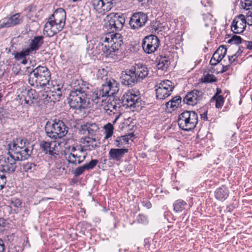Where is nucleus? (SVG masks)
Masks as SVG:
<instances>
[{
  "mask_svg": "<svg viewBox=\"0 0 252 252\" xmlns=\"http://www.w3.org/2000/svg\"><path fill=\"white\" fill-rule=\"evenodd\" d=\"M52 143L46 141H42L40 144V148L45 154H48L52 160L59 158L60 156L54 148L51 147Z\"/></svg>",
  "mask_w": 252,
  "mask_h": 252,
  "instance_id": "nucleus-23",
  "label": "nucleus"
},
{
  "mask_svg": "<svg viewBox=\"0 0 252 252\" xmlns=\"http://www.w3.org/2000/svg\"><path fill=\"white\" fill-rule=\"evenodd\" d=\"M88 85L81 79L75 80L71 83L73 90L70 93L68 103L70 107L75 109L76 113L85 112L89 107Z\"/></svg>",
  "mask_w": 252,
  "mask_h": 252,
  "instance_id": "nucleus-1",
  "label": "nucleus"
},
{
  "mask_svg": "<svg viewBox=\"0 0 252 252\" xmlns=\"http://www.w3.org/2000/svg\"><path fill=\"white\" fill-rule=\"evenodd\" d=\"M5 222L3 219H0V232L2 231V228L5 226Z\"/></svg>",
  "mask_w": 252,
  "mask_h": 252,
  "instance_id": "nucleus-59",
  "label": "nucleus"
},
{
  "mask_svg": "<svg viewBox=\"0 0 252 252\" xmlns=\"http://www.w3.org/2000/svg\"><path fill=\"white\" fill-rule=\"evenodd\" d=\"M22 22V18L20 13H16L12 16L4 19L0 24V28H8L20 24Z\"/></svg>",
  "mask_w": 252,
  "mask_h": 252,
  "instance_id": "nucleus-21",
  "label": "nucleus"
},
{
  "mask_svg": "<svg viewBox=\"0 0 252 252\" xmlns=\"http://www.w3.org/2000/svg\"><path fill=\"white\" fill-rule=\"evenodd\" d=\"M156 87V93L157 98L160 99H164L171 95L174 88V86L171 81L165 80L158 83Z\"/></svg>",
  "mask_w": 252,
  "mask_h": 252,
  "instance_id": "nucleus-9",
  "label": "nucleus"
},
{
  "mask_svg": "<svg viewBox=\"0 0 252 252\" xmlns=\"http://www.w3.org/2000/svg\"><path fill=\"white\" fill-rule=\"evenodd\" d=\"M212 99H215L216 107L217 108H221L224 103V98L221 95H214Z\"/></svg>",
  "mask_w": 252,
  "mask_h": 252,
  "instance_id": "nucleus-43",
  "label": "nucleus"
},
{
  "mask_svg": "<svg viewBox=\"0 0 252 252\" xmlns=\"http://www.w3.org/2000/svg\"><path fill=\"white\" fill-rule=\"evenodd\" d=\"M91 4L94 10L100 14H104L110 10V4L104 0H91Z\"/></svg>",
  "mask_w": 252,
  "mask_h": 252,
  "instance_id": "nucleus-22",
  "label": "nucleus"
},
{
  "mask_svg": "<svg viewBox=\"0 0 252 252\" xmlns=\"http://www.w3.org/2000/svg\"><path fill=\"white\" fill-rule=\"evenodd\" d=\"M113 0H104V1L105 2V3L108 2V3L110 4V10L113 7Z\"/></svg>",
  "mask_w": 252,
  "mask_h": 252,
  "instance_id": "nucleus-63",
  "label": "nucleus"
},
{
  "mask_svg": "<svg viewBox=\"0 0 252 252\" xmlns=\"http://www.w3.org/2000/svg\"><path fill=\"white\" fill-rule=\"evenodd\" d=\"M107 96H113L119 90V84L114 79H106L100 88Z\"/></svg>",
  "mask_w": 252,
  "mask_h": 252,
  "instance_id": "nucleus-14",
  "label": "nucleus"
},
{
  "mask_svg": "<svg viewBox=\"0 0 252 252\" xmlns=\"http://www.w3.org/2000/svg\"><path fill=\"white\" fill-rule=\"evenodd\" d=\"M65 158L69 163L72 164H81V160H80V157L77 156V154L70 151H65L64 153Z\"/></svg>",
  "mask_w": 252,
  "mask_h": 252,
  "instance_id": "nucleus-31",
  "label": "nucleus"
},
{
  "mask_svg": "<svg viewBox=\"0 0 252 252\" xmlns=\"http://www.w3.org/2000/svg\"><path fill=\"white\" fill-rule=\"evenodd\" d=\"M6 183V177L5 174L0 171V190L5 186Z\"/></svg>",
  "mask_w": 252,
  "mask_h": 252,
  "instance_id": "nucleus-45",
  "label": "nucleus"
},
{
  "mask_svg": "<svg viewBox=\"0 0 252 252\" xmlns=\"http://www.w3.org/2000/svg\"><path fill=\"white\" fill-rule=\"evenodd\" d=\"M141 203L143 206L147 208V209H150L152 207V204L148 200L143 201Z\"/></svg>",
  "mask_w": 252,
  "mask_h": 252,
  "instance_id": "nucleus-55",
  "label": "nucleus"
},
{
  "mask_svg": "<svg viewBox=\"0 0 252 252\" xmlns=\"http://www.w3.org/2000/svg\"><path fill=\"white\" fill-rule=\"evenodd\" d=\"M227 52V49L224 45L220 46L215 52L213 56L217 58V60L221 61L224 57Z\"/></svg>",
  "mask_w": 252,
  "mask_h": 252,
  "instance_id": "nucleus-35",
  "label": "nucleus"
},
{
  "mask_svg": "<svg viewBox=\"0 0 252 252\" xmlns=\"http://www.w3.org/2000/svg\"><path fill=\"white\" fill-rule=\"evenodd\" d=\"M108 21L106 24L107 28L111 32L121 31L125 23V16L123 14L111 13L108 16Z\"/></svg>",
  "mask_w": 252,
  "mask_h": 252,
  "instance_id": "nucleus-7",
  "label": "nucleus"
},
{
  "mask_svg": "<svg viewBox=\"0 0 252 252\" xmlns=\"http://www.w3.org/2000/svg\"><path fill=\"white\" fill-rule=\"evenodd\" d=\"M5 250V248L4 242L0 238V252H4Z\"/></svg>",
  "mask_w": 252,
  "mask_h": 252,
  "instance_id": "nucleus-57",
  "label": "nucleus"
},
{
  "mask_svg": "<svg viewBox=\"0 0 252 252\" xmlns=\"http://www.w3.org/2000/svg\"><path fill=\"white\" fill-rule=\"evenodd\" d=\"M17 160L10 154L7 156H2L0 159V171L4 173H12L17 167Z\"/></svg>",
  "mask_w": 252,
  "mask_h": 252,
  "instance_id": "nucleus-10",
  "label": "nucleus"
},
{
  "mask_svg": "<svg viewBox=\"0 0 252 252\" xmlns=\"http://www.w3.org/2000/svg\"><path fill=\"white\" fill-rule=\"evenodd\" d=\"M187 203L182 199L176 200L173 204L174 210L176 212H180L184 210Z\"/></svg>",
  "mask_w": 252,
  "mask_h": 252,
  "instance_id": "nucleus-38",
  "label": "nucleus"
},
{
  "mask_svg": "<svg viewBox=\"0 0 252 252\" xmlns=\"http://www.w3.org/2000/svg\"><path fill=\"white\" fill-rule=\"evenodd\" d=\"M220 61L217 60V58H216L213 55L211 59V60L210 61V63L212 65H216L217 64L219 63H220Z\"/></svg>",
  "mask_w": 252,
  "mask_h": 252,
  "instance_id": "nucleus-54",
  "label": "nucleus"
},
{
  "mask_svg": "<svg viewBox=\"0 0 252 252\" xmlns=\"http://www.w3.org/2000/svg\"><path fill=\"white\" fill-rule=\"evenodd\" d=\"M30 54H32L29 52V50L27 48H25L23 49L20 52H16L15 54L14 58L16 60L20 61Z\"/></svg>",
  "mask_w": 252,
  "mask_h": 252,
  "instance_id": "nucleus-39",
  "label": "nucleus"
},
{
  "mask_svg": "<svg viewBox=\"0 0 252 252\" xmlns=\"http://www.w3.org/2000/svg\"><path fill=\"white\" fill-rule=\"evenodd\" d=\"M7 116V113L5 109L2 107H0V122L2 120Z\"/></svg>",
  "mask_w": 252,
  "mask_h": 252,
  "instance_id": "nucleus-52",
  "label": "nucleus"
},
{
  "mask_svg": "<svg viewBox=\"0 0 252 252\" xmlns=\"http://www.w3.org/2000/svg\"><path fill=\"white\" fill-rule=\"evenodd\" d=\"M239 55H237V53H236L232 56H228L229 63L231 64L234 62L237 59Z\"/></svg>",
  "mask_w": 252,
  "mask_h": 252,
  "instance_id": "nucleus-53",
  "label": "nucleus"
},
{
  "mask_svg": "<svg viewBox=\"0 0 252 252\" xmlns=\"http://www.w3.org/2000/svg\"><path fill=\"white\" fill-rule=\"evenodd\" d=\"M198 121V115L195 112L187 110L179 115L178 125L182 130L189 131L196 127Z\"/></svg>",
  "mask_w": 252,
  "mask_h": 252,
  "instance_id": "nucleus-5",
  "label": "nucleus"
},
{
  "mask_svg": "<svg viewBox=\"0 0 252 252\" xmlns=\"http://www.w3.org/2000/svg\"><path fill=\"white\" fill-rule=\"evenodd\" d=\"M25 72L29 75L28 82L31 86L35 87L49 86L51 73L46 66L39 65L34 69L27 67Z\"/></svg>",
  "mask_w": 252,
  "mask_h": 252,
  "instance_id": "nucleus-3",
  "label": "nucleus"
},
{
  "mask_svg": "<svg viewBox=\"0 0 252 252\" xmlns=\"http://www.w3.org/2000/svg\"><path fill=\"white\" fill-rule=\"evenodd\" d=\"M242 42V38L240 36L233 35L228 41V42L231 44H239Z\"/></svg>",
  "mask_w": 252,
  "mask_h": 252,
  "instance_id": "nucleus-44",
  "label": "nucleus"
},
{
  "mask_svg": "<svg viewBox=\"0 0 252 252\" xmlns=\"http://www.w3.org/2000/svg\"><path fill=\"white\" fill-rule=\"evenodd\" d=\"M246 24L245 16L240 14L236 16L233 20L231 25V31L236 34L241 33L245 30Z\"/></svg>",
  "mask_w": 252,
  "mask_h": 252,
  "instance_id": "nucleus-16",
  "label": "nucleus"
},
{
  "mask_svg": "<svg viewBox=\"0 0 252 252\" xmlns=\"http://www.w3.org/2000/svg\"><path fill=\"white\" fill-rule=\"evenodd\" d=\"M38 95L36 91L32 89L25 90L22 92L20 98L21 104L24 106H30L33 103V100L36 99Z\"/></svg>",
  "mask_w": 252,
  "mask_h": 252,
  "instance_id": "nucleus-17",
  "label": "nucleus"
},
{
  "mask_svg": "<svg viewBox=\"0 0 252 252\" xmlns=\"http://www.w3.org/2000/svg\"><path fill=\"white\" fill-rule=\"evenodd\" d=\"M43 36H35L31 40L29 47L27 48L29 52L32 54H35L36 52L39 50L42 45L43 44Z\"/></svg>",
  "mask_w": 252,
  "mask_h": 252,
  "instance_id": "nucleus-26",
  "label": "nucleus"
},
{
  "mask_svg": "<svg viewBox=\"0 0 252 252\" xmlns=\"http://www.w3.org/2000/svg\"><path fill=\"white\" fill-rule=\"evenodd\" d=\"M246 23L248 25H252V11H249L246 14Z\"/></svg>",
  "mask_w": 252,
  "mask_h": 252,
  "instance_id": "nucleus-51",
  "label": "nucleus"
},
{
  "mask_svg": "<svg viewBox=\"0 0 252 252\" xmlns=\"http://www.w3.org/2000/svg\"><path fill=\"white\" fill-rule=\"evenodd\" d=\"M8 154L12 155L17 161L27 159L31 155V151L29 149H8Z\"/></svg>",
  "mask_w": 252,
  "mask_h": 252,
  "instance_id": "nucleus-18",
  "label": "nucleus"
},
{
  "mask_svg": "<svg viewBox=\"0 0 252 252\" xmlns=\"http://www.w3.org/2000/svg\"><path fill=\"white\" fill-rule=\"evenodd\" d=\"M51 86L52 88L48 87L50 89V92H61L63 88V85L62 84H58L57 81H51Z\"/></svg>",
  "mask_w": 252,
  "mask_h": 252,
  "instance_id": "nucleus-42",
  "label": "nucleus"
},
{
  "mask_svg": "<svg viewBox=\"0 0 252 252\" xmlns=\"http://www.w3.org/2000/svg\"><path fill=\"white\" fill-rule=\"evenodd\" d=\"M241 5L243 8L249 10L250 7L252 6V0H244L241 1Z\"/></svg>",
  "mask_w": 252,
  "mask_h": 252,
  "instance_id": "nucleus-46",
  "label": "nucleus"
},
{
  "mask_svg": "<svg viewBox=\"0 0 252 252\" xmlns=\"http://www.w3.org/2000/svg\"><path fill=\"white\" fill-rule=\"evenodd\" d=\"M203 19L206 22L205 26H208L210 23V21H212L213 16L210 13H207L206 14L203 15Z\"/></svg>",
  "mask_w": 252,
  "mask_h": 252,
  "instance_id": "nucleus-50",
  "label": "nucleus"
},
{
  "mask_svg": "<svg viewBox=\"0 0 252 252\" xmlns=\"http://www.w3.org/2000/svg\"><path fill=\"white\" fill-rule=\"evenodd\" d=\"M62 95L61 93H57V92H45L42 94V99L44 101V103H55L57 101H59Z\"/></svg>",
  "mask_w": 252,
  "mask_h": 252,
  "instance_id": "nucleus-28",
  "label": "nucleus"
},
{
  "mask_svg": "<svg viewBox=\"0 0 252 252\" xmlns=\"http://www.w3.org/2000/svg\"><path fill=\"white\" fill-rule=\"evenodd\" d=\"M159 40L154 35L146 36L142 41V48L146 54H150L154 53L159 46Z\"/></svg>",
  "mask_w": 252,
  "mask_h": 252,
  "instance_id": "nucleus-11",
  "label": "nucleus"
},
{
  "mask_svg": "<svg viewBox=\"0 0 252 252\" xmlns=\"http://www.w3.org/2000/svg\"><path fill=\"white\" fill-rule=\"evenodd\" d=\"M68 150L77 153V156L81 157L80 160H81L82 163L86 158L87 153H86V151L84 150L83 147L81 145L78 149L74 147H69Z\"/></svg>",
  "mask_w": 252,
  "mask_h": 252,
  "instance_id": "nucleus-34",
  "label": "nucleus"
},
{
  "mask_svg": "<svg viewBox=\"0 0 252 252\" xmlns=\"http://www.w3.org/2000/svg\"><path fill=\"white\" fill-rule=\"evenodd\" d=\"M45 130L47 135L54 140L62 138L67 132V127L64 123L59 120H55L51 125L47 124Z\"/></svg>",
  "mask_w": 252,
  "mask_h": 252,
  "instance_id": "nucleus-6",
  "label": "nucleus"
},
{
  "mask_svg": "<svg viewBox=\"0 0 252 252\" xmlns=\"http://www.w3.org/2000/svg\"><path fill=\"white\" fill-rule=\"evenodd\" d=\"M230 65V64H229V63H228L227 65L223 64L222 66V69L221 70V71L220 72L221 73H223V72H226L227 70H228Z\"/></svg>",
  "mask_w": 252,
  "mask_h": 252,
  "instance_id": "nucleus-58",
  "label": "nucleus"
},
{
  "mask_svg": "<svg viewBox=\"0 0 252 252\" xmlns=\"http://www.w3.org/2000/svg\"><path fill=\"white\" fill-rule=\"evenodd\" d=\"M122 38L121 34L118 32H110L101 37L102 50L106 58L116 59L123 43Z\"/></svg>",
  "mask_w": 252,
  "mask_h": 252,
  "instance_id": "nucleus-4",
  "label": "nucleus"
},
{
  "mask_svg": "<svg viewBox=\"0 0 252 252\" xmlns=\"http://www.w3.org/2000/svg\"><path fill=\"white\" fill-rule=\"evenodd\" d=\"M21 205V202L19 199H15L14 200H11L10 201L9 206L10 208H15L18 209Z\"/></svg>",
  "mask_w": 252,
  "mask_h": 252,
  "instance_id": "nucleus-48",
  "label": "nucleus"
},
{
  "mask_svg": "<svg viewBox=\"0 0 252 252\" xmlns=\"http://www.w3.org/2000/svg\"><path fill=\"white\" fill-rule=\"evenodd\" d=\"M128 152L126 148H111L108 153L109 160L120 162Z\"/></svg>",
  "mask_w": 252,
  "mask_h": 252,
  "instance_id": "nucleus-19",
  "label": "nucleus"
},
{
  "mask_svg": "<svg viewBox=\"0 0 252 252\" xmlns=\"http://www.w3.org/2000/svg\"><path fill=\"white\" fill-rule=\"evenodd\" d=\"M181 102V97L180 96H176L166 103V106L167 108H171L173 110H175L177 108Z\"/></svg>",
  "mask_w": 252,
  "mask_h": 252,
  "instance_id": "nucleus-36",
  "label": "nucleus"
},
{
  "mask_svg": "<svg viewBox=\"0 0 252 252\" xmlns=\"http://www.w3.org/2000/svg\"><path fill=\"white\" fill-rule=\"evenodd\" d=\"M245 45L247 46V49H252V41H245Z\"/></svg>",
  "mask_w": 252,
  "mask_h": 252,
  "instance_id": "nucleus-60",
  "label": "nucleus"
},
{
  "mask_svg": "<svg viewBox=\"0 0 252 252\" xmlns=\"http://www.w3.org/2000/svg\"><path fill=\"white\" fill-rule=\"evenodd\" d=\"M37 165L34 163L27 162L24 164L23 169L25 172L32 173L36 170Z\"/></svg>",
  "mask_w": 252,
  "mask_h": 252,
  "instance_id": "nucleus-41",
  "label": "nucleus"
},
{
  "mask_svg": "<svg viewBox=\"0 0 252 252\" xmlns=\"http://www.w3.org/2000/svg\"><path fill=\"white\" fill-rule=\"evenodd\" d=\"M120 108V105L118 106L116 104V101L114 100L111 101L110 103H108V104L104 107V109L106 112L110 115L111 114V113L115 114Z\"/></svg>",
  "mask_w": 252,
  "mask_h": 252,
  "instance_id": "nucleus-37",
  "label": "nucleus"
},
{
  "mask_svg": "<svg viewBox=\"0 0 252 252\" xmlns=\"http://www.w3.org/2000/svg\"><path fill=\"white\" fill-rule=\"evenodd\" d=\"M139 219H141V220L143 221V222H144V221H145L146 220V219L145 217L143 215H139Z\"/></svg>",
  "mask_w": 252,
  "mask_h": 252,
  "instance_id": "nucleus-64",
  "label": "nucleus"
},
{
  "mask_svg": "<svg viewBox=\"0 0 252 252\" xmlns=\"http://www.w3.org/2000/svg\"><path fill=\"white\" fill-rule=\"evenodd\" d=\"M119 138L122 141V143H123V142L127 143L128 141V138L127 136H123Z\"/></svg>",
  "mask_w": 252,
  "mask_h": 252,
  "instance_id": "nucleus-62",
  "label": "nucleus"
},
{
  "mask_svg": "<svg viewBox=\"0 0 252 252\" xmlns=\"http://www.w3.org/2000/svg\"><path fill=\"white\" fill-rule=\"evenodd\" d=\"M106 96L100 89L99 91L92 94L91 100L94 103L100 105H102V103L104 101V98Z\"/></svg>",
  "mask_w": 252,
  "mask_h": 252,
  "instance_id": "nucleus-32",
  "label": "nucleus"
},
{
  "mask_svg": "<svg viewBox=\"0 0 252 252\" xmlns=\"http://www.w3.org/2000/svg\"><path fill=\"white\" fill-rule=\"evenodd\" d=\"M148 19L147 15L142 12L133 13L129 21V25L131 29L138 30L146 25Z\"/></svg>",
  "mask_w": 252,
  "mask_h": 252,
  "instance_id": "nucleus-12",
  "label": "nucleus"
},
{
  "mask_svg": "<svg viewBox=\"0 0 252 252\" xmlns=\"http://www.w3.org/2000/svg\"><path fill=\"white\" fill-rule=\"evenodd\" d=\"M98 162L97 159H92L89 163L76 168L73 172L74 176L78 177L83 174L85 170H90L94 169Z\"/></svg>",
  "mask_w": 252,
  "mask_h": 252,
  "instance_id": "nucleus-25",
  "label": "nucleus"
},
{
  "mask_svg": "<svg viewBox=\"0 0 252 252\" xmlns=\"http://www.w3.org/2000/svg\"><path fill=\"white\" fill-rule=\"evenodd\" d=\"M121 79L122 84L130 87L140 82L132 67L130 69H126L122 72Z\"/></svg>",
  "mask_w": 252,
  "mask_h": 252,
  "instance_id": "nucleus-15",
  "label": "nucleus"
},
{
  "mask_svg": "<svg viewBox=\"0 0 252 252\" xmlns=\"http://www.w3.org/2000/svg\"><path fill=\"white\" fill-rule=\"evenodd\" d=\"M170 64V60L166 56H160L158 60L157 68L162 70H166Z\"/></svg>",
  "mask_w": 252,
  "mask_h": 252,
  "instance_id": "nucleus-33",
  "label": "nucleus"
},
{
  "mask_svg": "<svg viewBox=\"0 0 252 252\" xmlns=\"http://www.w3.org/2000/svg\"><path fill=\"white\" fill-rule=\"evenodd\" d=\"M229 196V190L225 186H221L216 189L215 191V198L219 200L223 201Z\"/></svg>",
  "mask_w": 252,
  "mask_h": 252,
  "instance_id": "nucleus-30",
  "label": "nucleus"
},
{
  "mask_svg": "<svg viewBox=\"0 0 252 252\" xmlns=\"http://www.w3.org/2000/svg\"><path fill=\"white\" fill-rule=\"evenodd\" d=\"M66 12L62 8L57 9L48 19L45 23L43 34L48 37H52L61 31L65 25Z\"/></svg>",
  "mask_w": 252,
  "mask_h": 252,
  "instance_id": "nucleus-2",
  "label": "nucleus"
},
{
  "mask_svg": "<svg viewBox=\"0 0 252 252\" xmlns=\"http://www.w3.org/2000/svg\"><path fill=\"white\" fill-rule=\"evenodd\" d=\"M105 129V139H108L111 137L113 133L114 127L113 125L110 123H108L104 126Z\"/></svg>",
  "mask_w": 252,
  "mask_h": 252,
  "instance_id": "nucleus-40",
  "label": "nucleus"
},
{
  "mask_svg": "<svg viewBox=\"0 0 252 252\" xmlns=\"http://www.w3.org/2000/svg\"><path fill=\"white\" fill-rule=\"evenodd\" d=\"M201 118L203 121H207V119H208V118H207V112H205L203 113V114H201Z\"/></svg>",
  "mask_w": 252,
  "mask_h": 252,
  "instance_id": "nucleus-61",
  "label": "nucleus"
},
{
  "mask_svg": "<svg viewBox=\"0 0 252 252\" xmlns=\"http://www.w3.org/2000/svg\"><path fill=\"white\" fill-rule=\"evenodd\" d=\"M132 68L140 82L147 77L149 74L148 68L144 64L135 63Z\"/></svg>",
  "mask_w": 252,
  "mask_h": 252,
  "instance_id": "nucleus-20",
  "label": "nucleus"
},
{
  "mask_svg": "<svg viewBox=\"0 0 252 252\" xmlns=\"http://www.w3.org/2000/svg\"><path fill=\"white\" fill-rule=\"evenodd\" d=\"M55 167L58 170L60 173H63L65 170V167L63 164L60 161H57L55 163Z\"/></svg>",
  "mask_w": 252,
  "mask_h": 252,
  "instance_id": "nucleus-47",
  "label": "nucleus"
},
{
  "mask_svg": "<svg viewBox=\"0 0 252 252\" xmlns=\"http://www.w3.org/2000/svg\"><path fill=\"white\" fill-rule=\"evenodd\" d=\"M99 128L98 125L95 123H87L81 125L80 132L83 134L94 135L98 131Z\"/></svg>",
  "mask_w": 252,
  "mask_h": 252,
  "instance_id": "nucleus-24",
  "label": "nucleus"
},
{
  "mask_svg": "<svg viewBox=\"0 0 252 252\" xmlns=\"http://www.w3.org/2000/svg\"><path fill=\"white\" fill-rule=\"evenodd\" d=\"M205 98L202 90L194 89L187 93L183 99V102L189 105L194 106Z\"/></svg>",
  "mask_w": 252,
  "mask_h": 252,
  "instance_id": "nucleus-13",
  "label": "nucleus"
},
{
  "mask_svg": "<svg viewBox=\"0 0 252 252\" xmlns=\"http://www.w3.org/2000/svg\"><path fill=\"white\" fill-rule=\"evenodd\" d=\"M83 140L82 145L84 150L87 151H92L95 149L96 147L98 146V142L96 141L95 138H91L90 137H86L84 139L82 138Z\"/></svg>",
  "mask_w": 252,
  "mask_h": 252,
  "instance_id": "nucleus-27",
  "label": "nucleus"
},
{
  "mask_svg": "<svg viewBox=\"0 0 252 252\" xmlns=\"http://www.w3.org/2000/svg\"><path fill=\"white\" fill-rule=\"evenodd\" d=\"M29 143L27 142V140L25 139L21 138H16L12 142L8 144V149H15L16 148L17 149H29L28 145Z\"/></svg>",
  "mask_w": 252,
  "mask_h": 252,
  "instance_id": "nucleus-29",
  "label": "nucleus"
},
{
  "mask_svg": "<svg viewBox=\"0 0 252 252\" xmlns=\"http://www.w3.org/2000/svg\"><path fill=\"white\" fill-rule=\"evenodd\" d=\"M124 105L130 108H135L141 106L140 93L136 90L131 89L126 91L123 95Z\"/></svg>",
  "mask_w": 252,
  "mask_h": 252,
  "instance_id": "nucleus-8",
  "label": "nucleus"
},
{
  "mask_svg": "<svg viewBox=\"0 0 252 252\" xmlns=\"http://www.w3.org/2000/svg\"><path fill=\"white\" fill-rule=\"evenodd\" d=\"M115 145L116 147L119 148H121L123 146V144L122 143V141L119 137H118L115 140Z\"/></svg>",
  "mask_w": 252,
  "mask_h": 252,
  "instance_id": "nucleus-56",
  "label": "nucleus"
},
{
  "mask_svg": "<svg viewBox=\"0 0 252 252\" xmlns=\"http://www.w3.org/2000/svg\"><path fill=\"white\" fill-rule=\"evenodd\" d=\"M215 80L214 75L208 74L204 76L203 82L209 83L215 82Z\"/></svg>",
  "mask_w": 252,
  "mask_h": 252,
  "instance_id": "nucleus-49",
  "label": "nucleus"
}]
</instances>
